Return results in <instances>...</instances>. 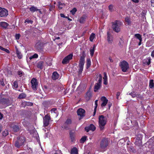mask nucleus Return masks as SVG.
Wrapping results in <instances>:
<instances>
[{"instance_id": "obj_1", "label": "nucleus", "mask_w": 154, "mask_h": 154, "mask_svg": "<svg viewBox=\"0 0 154 154\" xmlns=\"http://www.w3.org/2000/svg\"><path fill=\"white\" fill-rule=\"evenodd\" d=\"M25 141V139L24 137L22 136L17 137V140L14 142V146L17 148H19L24 145Z\"/></svg>"}, {"instance_id": "obj_2", "label": "nucleus", "mask_w": 154, "mask_h": 154, "mask_svg": "<svg viewBox=\"0 0 154 154\" xmlns=\"http://www.w3.org/2000/svg\"><path fill=\"white\" fill-rule=\"evenodd\" d=\"M85 55L84 54V52H83L82 55L81 56V58L79 61V68L78 72L79 74H81L83 70V66L85 62Z\"/></svg>"}, {"instance_id": "obj_3", "label": "nucleus", "mask_w": 154, "mask_h": 154, "mask_svg": "<svg viewBox=\"0 0 154 154\" xmlns=\"http://www.w3.org/2000/svg\"><path fill=\"white\" fill-rule=\"evenodd\" d=\"M106 118L103 115H101L99 117V127L101 130H103L104 126L106 124Z\"/></svg>"}, {"instance_id": "obj_4", "label": "nucleus", "mask_w": 154, "mask_h": 154, "mask_svg": "<svg viewBox=\"0 0 154 154\" xmlns=\"http://www.w3.org/2000/svg\"><path fill=\"white\" fill-rule=\"evenodd\" d=\"M122 23L120 21L118 20L115 21L112 23V28L113 30L116 32H119L120 31V27Z\"/></svg>"}, {"instance_id": "obj_5", "label": "nucleus", "mask_w": 154, "mask_h": 154, "mask_svg": "<svg viewBox=\"0 0 154 154\" xmlns=\"http://www.w3.org/2000/svg\"><path fill=\"white\" fill-rule=\"evenodd\" d=\"M98 76L99 78L98 82L95 84L94 87V91L95 92H97V90L100 89L101 85L102 76L100 74H99Z\"/></svg>"}, {"instance_id": "obj_6", "label": "nucleus", "mask_w": 154, "mask_h": 154, "mask_svg": "<svg viewBox=\"0 0 154 154\" xmlns=\"http://www.w3.org/2000/svg\"><path fill=\"white\" fill-rule=\"evenodd\" d=\"M120 66L122 71L123 72H126L129 68L128 63L125 60L120 63Z\"/></svg>"}, {"instance_id": "obj_7", "label": "nucleus", "mask_w": 154, "mask_h": 154, "mask_svg": "<svg viewBox=\"0 0 154 154\" xmlns=\"http://www.w3.org/2000/svg\"><path fill=\"white\" fill-rule=\"evenodd\" d=\"M108 145V140L105 138H103L100 142V147L102 149H105Z\"/></svg>"}, {"instance_id": "obj_8", "label": "nucleus", "mask_w": 154, "mask_h": 154, "mask_svg": "<svg viewBox=\"0 0 154 154\" xmlns=\"http://www.w3.org/2000/svg\"><path fill=\"white\" fill-rule=\"evenodd\" d=\"M31 83L32 85V88L33 90L36 91L37 90L38 85L37 80L35 78H32L31 81Z\"/></svg>"}, {"instance_id": "obj_9", "label": "nucleus", "mask_w": 154, "mask_h": 154, "mask_svg": "<svg viewBox=\"0 0 154 154\" xmlns=\"http://www.w3.org/2000/svg\"><path fill=\"white\" fill-rule=\"evenodd\" d=\"M77 113L78 116H80L79 119L80 120L84 117L85 115V111L84 109L80 108L78 109Z\"/></svg>"}, {"instance_id": "obj_10", "label": "nucleus", "mask_w": 154, "mask_h": 154, "mask_svg": "<svg viewBox=\"0 0 154 154\" xmlns=\"http://www.w3.org/2000/svg\"><path fill=\"white\" fill-rule=\"evenodd\" d=\"M51 118L49 115L47 114L43 118L44 125L45 127L47 126L49 124V121L51 120Z\"/></svg>"}, {"instance_id": "obj_11", "label": "nucleus", "mask_w": 154, "mask_h": 154, "mask_svg": "<svg viewBox=\"0 0 154 154\" xmlns=\"http://www.w3.org/2000/svg\"><path fill=\"white\" fill-rule=\"evenodd\" d=\"M72 54H69L64 58L62 60V63L63 64H66L68 63L69 62V60L72 58Z\"/></svg>"}, {"instance_id": "obj_12", "label": "nucleus", "mask_w": 154, "mask_h": 154, "mask_svg": "<svg viewBox=\"0 0 154 154\" xmlns=\"http://www.w3.org/2000/svg\"><path fill=\"white\" fill-rule=\"evenodd\" d=\"M8 14V11L4 8L0 7V17L7 16Z\"/></svg>"}, {"instance_id": "obj_13", "label": "nucleus", "mask_w": 154, "mask_h": 154, "mask_svg": "<svg viewBox=\"0 0 154 154\" xmlns=\"http://www.w3.org/2000/svg\"><path fill=\"white\" fill-rule=\"evenodd\" d=\"M95 129V127L92 124H91L89 126L86 127L85 128V130L87 132H88L89 130H91L92 131H94Z\"/></svg>"}, {"instance_id": "obj_14", "label": "nucleus", "mask_w": 154, "mask_h": 154, "mask_svg": "<svg viewBox=\"0 0 154 154\" xmlns=\"http://www.w3.org/2000/svg\"><path fill=\"white\" fill-rule=\"evenodd\" d=\"M101 100L102 101H103V103L101 104V106H105L106 104H107L108 100L105 97H102Z\"/></svg>"}, {"instance_id": "obj_15", "label": "nucleus", "mask_w": 154, "mask_h": 154, "mask_svg": "<svg viewBox=\"0 0 154 154\" xmlns=\"http://www.w3.org/2000/svg\"><path fill=\"white\" fill-rule=\"evenodd\" d=\"M107 40L109 44H112V41L113 37L109 33V32H107Z\"/></svg>"}, {"instance_id": "obj_16", "label": "nucleus", "mask_w": 154, "mask_h": 154, "mask_svg": "<svg viewBox=\"0 0 154 154\" xmlns=\"http://www.w3.org/2000/svg\"><path fill=\"white\" fill-rule=\"evenodd\" d=\"M59 77V75L56 72H54L52 73V78L54 80L58 79Z\"/></svg>"}, {"instance_id": "obj_17", "label": "nucleus", "mask_w": 154, "mask_h": 154, "mask_svg": "<svg viewBox=\"0 0 154 154\" xmlns=\"http://www.w3.org/2000/svg\"><path fill=\"white\" fill-rule=\"evenodd\" d=\"M8 25V23L5 22L0 23V26L5 29L6 28Z\"/></svg>"}, {"instance_id": "obj_18", "label": "nucleus", "mask_w": 154, "mask_h": 154, "mask_svg": "<svg viewBox=\"0 0 154 154\" xmlns=\"http://www.w3.org/2000/svg\"><path fill=\"white\" fill-rule=\"evenodd\" d=\"M103 79V84L105 85H107V76L105 72L104 73V77Z\"/></svg>"}, {"instance_id": "obj_19", "label": "nucleus", "mask_w": 154, "mask_h": 154, "mask_svg": "<svg viewBox=\"0 0 154 154\" xmlns=\"http://www.w3.org/2000/svg\"><path fill=\"white\" fill-rule=\"evenodd\" d=\"M71 154H78V150L76 147H74L71 150Z\"/></svg>"}, {"instance_id": "obj_20", "label": "nucleus", "mask_w": 154, "mask_h": 154, "mask_svg": "<svg viewBox=\"0 0 154 154\" xmlns=\"http://www.w3.org/2000/svg\"><path fill=\"white\" fill-rule=\"evenodd\" d=\"M86 18V16L85 15H83L80 18L79 20V22L81 23H83L85 21Z\"/></svg>"}, {"instance_id": "obj_21", "label": "nucleus", "mask_w": 154, "mask_h": 154, "mask_svg": "<svg viewBox=\"0 0 154 154\" xmlns=\"http://www.w3.org/2000/svg\"><path fill=\"white\" fill-rule=\"evenodd\" d=\"M44 62L43 61L39 62L37 64V67L38 68L40 69H42L43 68V66Z\"/></svg>"}, {"instance_id": "obj_22", "label": "nucleus", "mask_w": 154, "mask_h": 154, "mask_svg": "<svg viewBox=\"0 0 154 154\" xmlns=\"http://www.w3.org/2000/svg\"><path fill=\"white\" fill-rule=\"evenodd\" d=\"M92 96V93L90 91H88L86 93V99L88 100L90 99Z\"/></svg>"}, {"instance_id": "obj_23", "label": "nucleus", "mask_w": 154, "mask_h": 154, "mask_svg": "<svg viewBox=\"0 0 154 154\" xmlns=\"http://www.w3.org/2000/svg\"><path fill=\"white\" fill-rule=\"evenodd\" d=\"M16 53L17 54V57L19 59H20L22 58V55L21 52L19 51L17 49V52H16Z\"/></svg>"}, {"instance_id": "obj_24", "label": "nucleus", "mask_w": 154, "mask_h": 154, "mask_svg": "<svg viewBox=\"0 0 154 154\" xmlns=\"http://www.w3.org/2000/svg\"><path fill=\"white\" fill-rule=\"evenodd\" d=\"M13 129L14 131L17 132L19 130L20 128L18 126L14 125L13 126Z\"/></svg>"}, {"instance_id": "obj_25", "label": "nucleus", "mask_w": 154, "mask_h": 154, "mask_svg": "<svg viewBox=\"0 0 154 154\" xmlns=\"http://www.w3.org/2000/svg\"><path fill=\"white\" fill-rule=\"evenodd\" d=\"M29 10L33 12L35 11H38V9H37L36 7L34 6H32L30 8Z\"/></svg>"}, {"instance_id": "obj_26", "label": "nucleus", "mask_w": 154, "mask_h": 154, "mask_svg": "<svg viewBox=\"0 0 154 154\" xmlns=\"http://www.w3.org/2000/svg\"><path fill=\"white\" fill-rule=\"evenodd\" d=\"M26 97V95L24 93H22L20 94L18 96V98L19 99H23Z\"/></svg>"}, {"instance_id": "obj_27", "label": "nucleus", "mask_w": 154, "mask_h": 154, "mask_svg": "<svg viewBox=\"0 0 154 154\" xmlns=\"http://www.w3.org/2000/svg\"><path fill=\"white\" fill-rule=\"evenodd\" d=\"M87 69H88L89 68L91 65V61L90 59H88L87 60V64H86Z\"/></svg>"}, {"instance_id": "obj_28", "label": "nucleus", "mask_w": 154, "mask_h": 154, "mask_svg": "<svg viewBox=\"0 0 154 154\" xmlns=\"http://www.w3.org/2000/svg\"><path fill=\"white\" fill-rule=\"evenodd\" d=\"M135 37L138 39L140 41H142V38L141 35L139 34H135L134 35Z\"/></svg>"}, {"instance_id": "obj_29", "label": "nucleus", "mask_w": 154, "mask_h": 154, "mask_svg": "<svg viewBox=\"0 0 154 154\" xmlns=\"http://www.w3.org/2000/svg\"><path fill=\"white\" fill-rule=\"evenodd\" d=\"M154 83L153 82V80L152 79L150 80L149 83V87L151 88H153L154 87Z\"/></svg>"}, {"instance_id": "obj_30", "label": "nucleus", "mask_w": 154, "mask_h": 154, "mask_svg": "<svg viewBox=\"0 0 154 154\" xmlns=\"http://www.w3.org/2000/svg\"><path fill=\"white\" fill-rule=\"evenodd\" d=\"M125 21L127 23L128 25H130L131 24V21L130 18L128 17H127L125 19Z\"/></svg>"}, {"instance_id": "obj_31", "label": "nucleus", "mask_w": 154, "mask_h": 154, "mask_svg": "<svg viewBox=\"0 0 154 154\" xmlns=\"http://www.w3.org/2000/svg\"><path fill=\"white\" fill-rule=\"evenodd\" d=\"M69 125L64 123L62 126V127L66 130H68L69 129Z\"/></svg>"}, {"instance_id": "obj_32", "label": "nucleus", "mask_w": 154, "mask_h": 154, "mask_svg": "<svg viewBox=\"0 0 154 154\" xmlns=\"http://www.w3.org/2000/svg\"><path fill=\"white\" fill-rule=\"evenodd\" d=\"M70 137L72 141H73L74 140V134L73 133L70 132L69 134Z\"/></svg>"}, {"instance_id": "obj_33", "label": "nucleus", "mask_w": 154, "mask_h": 154, "mask_svg": "<svg viewBox=\"0 0 154 154\" xmlns=\"http://www.w3.org/2000/svg\"><path fill=\"white\" fill-rule=\"evenodd\" d=\"M35 47L38 51L41 50L42 49L41 45L40 44H36L35 45Z\"/></svg>"}, {"instance_id": "obj_34", "label": "nucleus", "mask_w": 154, "mask_h": 154, "mask_svg": "<svg viewBox=\"0 0 154 154\" xmlns=\"http://www.w3.org/2000/svg\"><path fill=\"white\" fill-rule=\"evenodd\" d=\"M108 8H109V10L110 11L112 12L114 11V6L112 5H110L109 6Z\"/></svg>"}, {"instance_id": "obj_35", "label": "nucleus", "mask_w": 154, "mask_h": 154, "mask_svg": "<svg viewBox=\"0 0 154 154\" xmlns=\"http://www.w3.org/2000/svg\"><path fill=\"white\" fill-rule=\"evenodd\" d=\"M95 37V35L94 33H92L90 36V41L92 42Z\"/></svg>"}, {"instance_id": "obj_36", "label": "nucleus", "mask_w": 154, "mask_h": 154, "mask_svg": "<svg viewBox=\"0 0 154 154\" xmlns=\"http://www.w3.org/2000/svg\"><path fill=\"white\" fill-rule=\"evenodd\" d=\"M6 100L4 98H2L0 100V103L2 104H5L6 103Z\"/></svg>"}, {"instance_id": "obj_37", "label": "nucleus", "mask_w": 154, "mask_h": 154, "mask_svg": "<svg viewBox=\"0 0 154 154\" xmlns=\"http://www.w3.org/2000/svg\"><path fill=\"white\" fill-rule=\"evenodd\" d=\"M0 49L3 51H5L7 53L9 54L10 53V51L8 49L3 48V47L1 46H0Z\"/></svg>"}, {"instance_id": "obj_38", "label": "nucleus", "mask_w": 154, "mask_h": 154, "mask_svg": "<svg viewBox=\"0 0 154 154\" xmlns=\"http://www.w3.org/2000/svg\"><path fill=\"white\" fill-rule=\"evenodd\" d=\"M94 48L95 46H94V47L92 48H91L90 51V54L91 56H93L94 55Z\"/></svg>"}, {"instance_id": "obj_39", "label": "nucleus", "mask_w": 154, "mask_h": 154, "mask_svg": "<svg viewBox=\"0 0 154 154\" xmlns=\"http://www.w3.org/2000/svg\"><path fill=\"white\" fill-rule=\"evenodd\" d=\"M13 86L14 87V88H17L18 87L17 82L16 81H14L13 83Z\"/></svg>"}, {"instance_id": "obj_40", "label": "nucleus", "mask_w": 154, "mask_h": 154, "mask_svg": "<svg viewBox=\"0 0 154 154\" xmlns=\"http://www.w3.org/2000/svg\"><path fill=\"white\" fill-rule=\"evenodd\" d=\"M72 123V121L70 119H68L66 122H65V123L66 124H67V125H69L71 124Z\"/></svg>"}, {"instance_id": "obj_41", "label": "nucleus", "mask_w": 154, "mask_h": 154, "mask_svg": "<svg viewBox=\"0 0 154 154\" xmlns=\"http://www.w3.org/2000/svg\"><path fill=\"white\" fill-rule=\"evenodd\" d=\"M86 139V136L83 137L80 139V141L81 143H84Z\"/></svg>"}, {"instance_id": "obj_42", "label": "nucleus", "mask_w": 154, "mask_h": 154, "mask_svg": "<svg viewBox=\"0 0 154 154\" xmlns=\"http://www.w3.org/2000/svg\"><path fill=\"white\" fill-rule=\"evenodd\" d=\"M129 94L131 95L132 97L134 98L136 97L137 94L135 92H133Z\"/></svg>"}, {"instance_id": "obj_43", "label": "nucleus", "mask_w": 154, "mask_h": 154, "mask_svg": "<svg viewBox=\"0 0 154 154\" xmlns=\"http://www.w3.org/2000/svg\"><path fill=\"white\" fill-rule=\"evenodd\" d=\"M38 56L37 54H34L32 56H31L30 57L29 59H30L31 60L32 58H36L38 57Z\"/></svg>"}, {"instance_id": "obj_44", "label": "nucleus", "mask_w": 154, "mask_h": 154, "mask_svg": "<svg viewBox=\"0 0 154 154\" xmlns=\"http://www.w3.org/2000/svg\"><path fill=\"white\" fill-rule=\"evenodd\" d=\"M146 63H147V65H149L151 63V58L150 57L147 58Z\"/></svg>"}, {"instance_id": "obj_45", "label": "nucleus", "mask_w": 154, "mask_h": 154, "mask_svg": "<svg viewBox=\"0 0 154 154\" xmlns=\"http://www.w3.org/2000/svg\"><path fill=\"white\" fill-rule=\"evenodd\" d=\"M24 103L26 105L28 106H32L33 105L32 103L30 102H24Z\"/></svg>"}, {"instance_id": "obj_46", "label": "nucleus", "mask_w": 154, "mask_h": 154, "mask_svg": "<svg viewBox=\"0 0 154 154\" xmlns=\"http://www.w3.org/2000/svg\"><path fill=\"white\" fill-rule=\"evenodd\" d=\"M77 10L75 8H74L72 10L70 11V12L72 14L74 15L75 12Z\"/></svg>"}, {"instance_id": "obj_47", "label": "nucleus", "mask_w": 154, "mask_h": 154, "mask_svg": "<svg viewBox=\"0 0 154 154\" xmlns=\"http://www.w3.org/2000/svg\"><path fill=\"white\" fill-rule=\"evenodd\" d=\"M63 5V4L61 2H59L58 5V7L60 9H61L63 7L62 6Z\"/></svg>"}, {"instance_id": "obj_48", "label": "nucleus", "mask_w": 154, "mask_h": 154, "mask_svg": "<svg viewBox=\"0 0 154 154\" xmlns=\"http://www.w3.org/2000/svg\"><path fill=\"white\" fill-rule=\"evenodd\" d=\"M18 75L19 76L21 77L23 75H24V73L21 71H18L17 72Z\"/></svg>"}, {"instance_id": "obj_49", "label": "nucleus", "mask_w": 154, "mask_h": 154, "mask_svg": "<svg viewBox=\"0 0 154 154\" xmlns=\"http://www.w3.org/2000/svg\"><path fill=\"white\" fill-rule=\"evenodd\" d=\"M136 97L139 99L142 100L143 99V97L140 94H137Z\"/></svg>"}, {"instance_id": "obj_50", "label": "nucleus", "mask_w": 154, "mask_h": 154, "mask_svg": "<svg viewBox=\"0 0 154 154\" xmlns=\"http://www.w3.org/2000/svg\"><path fill=\"white\" fill-rule=\"evenodd\" d=\"M8 134V132L7 131H4L3 132V135L4 136H7Z\"/></svg>"}, {"instance_id": "obj_51", "label": "nucleus", "mask_w": 154, "mask_h": 154, "mask_svg": "<svg viewBox=\"0 0 154 154\" xmlns=\"http://www.w3.org/2000/svg\"><path fill=\"white\" fill-rule=\"evenodd\" d=\"M146 12L145 11H143L141 13V15L143 17V18H144L145 15L146 14Z\"/></svg>"}, {"instance_id": "obj_52", "label": "nucleus", "mask_w": 154, "mask_h": 154, "mask_svg": "<svg viewBox=\"0 0 154 154\" xmlns=\"http://www.w3.org/2000/svg\"><path fill=\"white\" fill-rule=\"evenodd\" d=\"M25 22H27L28 23H32L33 22V21L32 20H29L28 19H26L25 20Z\"/></svg>"}, {"instance_id": "obj_53", "label": "nucleus", "mask_w": 154, "mask_h": 154, "mask_svg": "<svg viewBox=\"0 0 154 154\" xmlns=\"http://www.w3.org/2000/svg\"><path fill=\"white\" fill-rule=\"evenodd\" d=\"M20 35L19 34H16L15 35V38L17 39H19Z\"/></svg>"}, {"instance_id": "obj_54", "label": "nucleus", "mask_w": 154, "mask_h": 154, "mask_svg": "<svg viewBox=\"0 0 154 154\" xmlns=\"http://www.w3.org/2000/svg\"><path fill=\"white\" fill-rule=\"evenodd\" d=\"M0 84L2 86H3L5 85V84L4 83V82L3 80H1L0 82Z\"/></svg>"}, {"instance_id": "obj_55", "label": "nucleus", "mask_w": 154, "mask_h": 154, "mask_svg": "<svg viewBox=\"0 0 154 154\" xmlns=\"http://www.w3.org/2000/svg\"><path fill=\"white\" fill-rule=\"evenodd\" d=\"M120 94V93L119 92H117V94H116V98L117 99H119V95Z\"/></svg>"}, {"instance_id": "obj_56", "label": "nucleus", "mask_w": 154, "mask_h": 154, "mask_svg": "<svg viewBox=\"0 0 154 154\" xmlns=\"http://www.w3.org/2000/svg\"><path fill=\"white\" fill-rule=\"evenodd\" d=\"M97 102H98L97 100H96L95 101V109H96L97 107Z\"/></svg>"}, {"instance_id": "obj_57", "label": "nucleus", "mask_w": 154, "mask_h": 154, "mask_svg": "<svg viewBox=\"0 0 154 154\" xmlns=\"http://www.w3.org/2000/svg\"><path fill=\"white\" fill-rule=\"evenodd\" d=\"M151 4L152 6L154 7V0H151Z\"/></svg>"}, {"instance_id": "obj_58", "label": "nucleus", "mask_w": 154, "mask_h": 154, "mask_svg": "<svg viewBox=\"0 0 154 154\" xmlns=\"http://www.w3.org/2000/svg\"><path fill=\"white\" fill-rule=\"evenodd\" d=\"M60 16L61 17H63L64 18H67V17H66L63 14H60Z\"/></svg>"}, {"instance_id": "obj_59", "label": "nucleus", "mask_w": 154, "mask_h": 154, "mask_svg": "<svg viewBox=\"0 0 154 154\" xmlns=\"http://www.w3.org/2000/svg\"><path fill=\"white\" fill-rule=\"evenodd\" d=\"M3 117V115L0 113V119H2Z\"/></svg>"}, {"instance_id": "obj_60", "label": "nucleus", "mask_w": 154, "mask_h": 154, "mask_svg": "<svg viewBox=\"0 0 154 154\" xmlns=\"http://www.w3.org/2000/svg\"><path fill=\"white\" fill-rule=\"evenodd\" d=\"M151 56L153 57H154V49L152 53Z\"/></svg>"}, {"instance_id": "obj_61", "label": "nucleus", "mask_w": 154, "mask_h": 154, "mask_svg": "<svg viewBox=\"0 0 154 154\" xmlns=\"http://www.w3.org/2000/svg\"><path fill=\"white\" fill-rule=\"evenodd\" d=\"M57 109L56 108H53L51 109V111H54V113H55V111Z\"/></svg>"}, {"instance_id": "obj_62", "label": "nucleus", "mask_w": 154, "mask_h": 154, "mask_svg": "<svg viewBox=\"0 0 154 154\" xmlns=\"http://www.w3.org/2000/svg\"><path fill=\"white\" fill-rule=\"evenodd\" d=\"M96 109H95V108H94V112L93 113V116H94L95 114V113L96 112Z\"/></svg>"}, {"instance_id": "obj_63", "label": "nucleus", "mask_w": 154, "mask_h": 154, "mask_svg": "<svg viewBox=\"0 0 154 154\" xmlns=\"http://www.w3.org/2000/svg\"><path fill=\"white\" fill-rule=\"evenodd\" d=\"M132 1L135 3H137L138 2V0H132Z\"/></svg>"}, {"instance_id": "obj_64", "label": "nucleus", "mask_w": 154, "mask_h": 154, "mask_svg": "<svg viewBox=\"0 0 154 154\" xmlns=\"http://www.w3.org/2000/svg\"><path fill=\"white\" fill-rule=\"evenodd\" d=\"M109 59L110 60V61L111 62H113V60L111 59V57H109Z\"/></svg>"}]
</instances>
